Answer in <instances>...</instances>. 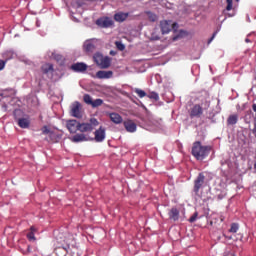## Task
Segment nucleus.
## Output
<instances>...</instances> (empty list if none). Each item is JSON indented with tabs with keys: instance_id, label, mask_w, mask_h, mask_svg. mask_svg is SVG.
I'll return each instance as SVG.
<instances>
[{
	"instance_id": "20",
	"label": "nucleus",
	"mask_w": 256,
	"mask_h": 256,
	"mask_svg": "<svg viewBox=\"0 0 256 256\" xmlns=\"http://www.w3.org/2000/svg\"><path fill=\"white\" fill-rule=\"evenodd\" d=\"M110 119L113 123H116V125H119V123H123V118L117 113H111Z\"/></svg>"
},
{
	"instance_id": "18",
	"label": "nucleus",
	"mask_w": 256,
	"mask_h": 256,
	"mask_svg": "<svg viewBox=\"0 0 256 256\" xmlns=\"http://www.w3.org/2000/svg\"><path fill=\"white\" fill-rule=\"evenodd\" d=\"M144 16L147 17V19L150 21V22H156L158 20V16L157 14H155L154 12L150 11V10H147L144 12Z\"/></svg>"
},
{
	"instance_id": "45",
	"label": "nucleus",
	"mask_w": 256,
	"mask_h": 256,
	"mask_svg": "<svg viewBox=\"0 0 256 256\" xmlns=\"http://www.w3.org/2000/svg\"><path fill=\"white\" fill-rule=\"evenodd\" d=\"M249 119H251V112L248 113Z\"/></svg>"
},
{
	"instance_id": "10",
	"label": "nucleus",
	"mask_w": 256,
	"mask_h": 256,
	"mask_svg": "<svg viewBox=\"0 0 256 256\" xmlns=\"http://www.w3.org/2000/svg\"><path fill=\"white\" fill-rule=\"evenodd\" d=\"M106 138V129L100 127L98 130L95 131V141L100 143L103 142Z\"/></svg>"
},
{
	"instance_id": "23",
	"label": "nucleus",
	"mask_w": 256,
	"mask_h": 256,
	"mask_svg": "<svg viewBox=\"0 0 256 256\" xmlns=\"http://www.w3.org/2000/svg\"><path fill=\"white\" fill-rule=\"evenodd\" d=\"M190 13V8L186 6H180V9L178 11L179 16H184Z\"/></svg>"
},
{
	"instance_id": "50",
	"label": "nucleus",
	"mask_w": 256,
	"mask_h": 256,
	"mask_svg": "<svg viewBox=\"0 0 256 256\" xmlns=\"http://www.w3.org/2000/svg\"><path fill=\"white\" fill-rule=\"evenodd\" d=\"M111 55H113V52H110Z\"/></svg>"
},
{
	"instance_id": "1",
	"label": "nucleus",
	"mask_w": 256,
	"mask_h": 256,
	"mask_svg": "<svg viewBox=\"0 0 256 256\" xmlns=\"http://www.w3.org/2000/svg\"><path fill=\"white\" fill-rule=\"evenodd\" d=\"M211 152L210 146H203L201 142L194 143L192 148V154L198 161H203Z\"/></svg>"
},
{
	"instance_id": "39",
	"label": "nucleus",
	"mask_w": 256,
	"mask_h": 256,
	"mask_svg": "<svg viewBox=\"0 0 256 256\" xmlns=\"http://www.w3.org/2000/svg\"><path fill=\"white\" fill-rule=\"evenodd\" d=\"M216 35H217V32H214V34H212V38L208 40V44H210L215 39Z\"/></svg>"
},
{
	"instance_id": "21",
	"label": "nucleus",
	"mask_w": 256,
	"mask_h": 256,
	"mask_svg": "<svg viewBox=\"0 0 256 256\" xmlns=\"http://www.w3.org/2000/svg\"><path fill=\"white\" fill-rule=\"evenodd\" d=\"M170 219L177 221L179 219V210L177 208H172L169 212Z\"/></svg>"
},
{
	"instance_id": "9",
	"label": "nucleus",
	"mask_w": 256,
	"mask_h": 256,
	"mask_svg": "<svg viewBox=\"0 0 256 256\" xmlns=\"http://www.w3.org/2000/svg\"><path fill=\"white\" fill-rule=\"evenodd\" d=\"M204 183H205V175L203 173H200L197 179L195 180L194 192L196 194L199 193V190L202 188Z\"/></svg>"
},
{
	"instance_id": "8",
	"label": "nucleus",
	"mask_w": 256,
	"mask_h": 256,
	"mask_svg": "<svg viewBox=\"0 0 256 256\" xmlns=\"http://www.w3.org/2000/svg\"><path fill=\"white\" fill-rule=\"evenodd\" d=\"M96 25L102 28H110L113 27L114 22L112 18H99V20L96 21Z\"/></svg>"
},
{
	"instance_id": "48",
	"label": "nucleus",
	"mask_w": 256,
	"mask_h": 256,
	"mask_svg": "<svg viewBox=\"0 0 256 256\" xmlns=\"http://www.w3.org/2000/svg\"><path fill=\"white\" fill-rule=\"evenodd\" d=\"M223 220H224V219H223V218H221V222H223Z\"/></svg>"
},
{
	"instance_id": "26",
	"label": "nucleus",
	"mask_w": 256,
	"mask_h": 256,
	"mask_svg": "<svg viewBox=\"0 0 256 256\" xmlns=\"http://www.w3.org/2000/svg\"><path fill=\"white\" fill-rule=\"evenodd\" d=\"M83 100H84V102L87 103L88 105H92V103H93L92 97H91L90 95H88V94H85V95L83 96Z\"/></svg>"
},
{
	"instance_id": "44",
	"label": "nucleus",
	"mask_w": 256,
	"mask_h": 256,
	"mask_svg": "<svg viewBox=\"0 0 256 256\" xmlns=\"http://www.w3.org/2000/svg\"><path fill=\"white\" fill-rule=\"evenodd\" d=\"M245 42H246V43H249V42H250V40H249V39H245Z\"/></svg>"
},
{
	"instance_id": "36",
	"label": "nucleus",
	"mask_w": 256,
	"mask_h": 256,
	"mask_svg": "<svg viewBox=\"0 0 256 256\" xmlns=\"http://www.w3.org/2000/svg\"><path fill=\"white\" fill-rule=\"evenodd\" d=\"M252 133L256 137V114H255V118H254V128L252 130Z\"/></svg>"
},
{
	"instance_id": "13",
	"label": "nucleus",
	"mask_w": 256,
	"mask_h": 256,
	"mask_svg": "<svg viewBox=\"0 0 256 256\" xmlns=\"http://www.w3.org/2000/svg\"><path fill=\"white\" fill-rule=\"evenodd\" d=\"M70 141L73 143L87 142L88 138L85 134H76L70 138Z\"/></svg>"
},
{
	"instance_id": "11",
	"label": "nucleus",
	"mask_w": 256,
	"mask_h": 256,
	"mask_svg": "<svg viewBox=\"0 0 256 256\" xmlns=\"http://www.w3.org/2000/svg\"><path fill=\"white\" fill-rule=\"evenodd\" d=\"M127 18H129V12H117L114 15V20L118 23H123L125 22V20H127Z\"/></svg>"
},
{
	"instance_id": "37",
	"label": "nucleus",
	"mask_w": 256,
	"mask_h": 256,
	"mask_svg": "<svg viewBox=\"0 0 256 256\" xmlns=\"http://www.w3.org/2000/svg\"><path fill=\"white\" fill-rule=\"evenodd\" d=\"M6 62L3 60H0V71L4 69Z\"/></svg>"
},
{
	"instance_id": "22",
	"label": "nucleus",
	"mask_w": 256,
	"mask_h": 256,
	"mask_svg": "<svg viewBox=\"0 0 256 256\" xmlns=\"http://www.w3.org/2000/svg\"><path fill=\"white\" fill-rule=\"evenodd\" d=\"M238 122V116L236 114H232L227 119V125H236Z\"/></svg>"
},
{
	"instance_id": "24",
	"label": "nucleus",
	"mask_w": 256,
	"mask_h": 256,
	"mask_svg": "<svg viewBox=\"0 0 256 256\" xmlns=\"http://www.w3.org/2000/svg\"><path fill=\"white\" fill-rule=\"evenodd\" d=\"M52 58L56 60L58 63L62 64L64 62V58L62 55L57 53H52Z\"/></svg>"
},
{
	"instance_id": "40",
	"label": "nucleus",
	"mask_w": 256,
	"mask_h": 256,
	"mask_svg": "<svg viewBox=\"0 0 256 256\" xmlns=\"http://www.w3.org/2000/svg\"><path fill=\"white\" fill-rule=\"evenodd\" d=\"M232 8H233V3L227 4V6H226L227 11H231Z\"/></svg>"
},
{
	"instance_id": "17",
	"label": "nucleus",
	"mask_w": 256,
	"mask_h": 256,
	"mask_svg": "<svg viewBox=\"0 0 256 256\" xmlns=\"http://www.w3.org/2000/svg\"><path fill=\"white\" fill-rule=\"evenodd\" d=\"M96 76L99 79H109L113 77V72L112 71H99L96 73Z\"/></svg>"
},
{
	"instance_id": "33",
	"label": "nucleus",
	"mask_w": 256,
	"mask_h": 256,
	"mask_svg": "<svg viewBox=\"0 0 256 256\" xmlns=\"http://www.w3.org/2000/svg\"><path fill=\"white\" fill-rule=\"evenodd\" d=\"M135 92L139 95V97L143 98L146 96V93L143 90L135 89Z\"/></svg>"
},
{
	"instance_id": "46",
	"label": "nucleus",
	"mask_w": 256,
	"mask_h": 256,
	"mask_svg": "<svg viewBox=\"0 0 256 256\" xmlns=\"http://www.w3.org/2000/svg\"><path fill=\"white\" fill-rule=\"evenodd\" d=\"M3 107H4V111H7V109H6V107H7V106H6V105H4Z\"/></svg>"
},
{
	"instance_id": "47",
	"label": "nucleus",
	"mask_w": 256,
	"mask_h": 256,
	"mask_svg": "<svg viewBox=\"0 0 256 256\" xmlns=\"http://www.w3.org/2000/svg\"><path fill=\"white\" fill-rule=\"evenodd\" d=\"M254 168H256V163L254 164Z\"/></svg>"
},
{
	"instance_id": "49",
	"label": "nucleus",
	"mask_w": 256,
	"mask_h": 256,
	"mask_svg": "<svg viewBox=\"0 0 256 256\" xmlns=\"http://www.w3.org/2000/svg\"><path fill=\"white\" fill-rule=\"evenodd\" d=\"M210 225H213V222H210Z\"/></svg>"
},
{
	"instance_id": "25",
	"label": "nucleus",
	"mask_w": 256,
	"mask_h": 256,
	"mask_svg": "<svg viewBox=\"0 0 256 256\" xmlns=\"http://www.w3.org/2000/svg\"><path fill=\"white\" fill-rule=\"evenodd\" d=\"M103 103H104V101H103L102 99H96V100H93V101H92L91 106H92L93 108H96V107L101 106Z\"/></svg>"
},
{
	"instance_id": "34",
	"label": "nucleus",
	"mask_w": 256,
	"mask_h": 256,
	"mask_svg": "<svg viewBox=\"0 0 256 256\" xmlns=\"http://www.w3.org/2000/svg\"><path fill=\"white\" fill-rule=\"evenodd\" d=\"M148 97L151 98V99H154V100H158V99H159L158 94L155 93V92L150 93V94L148 95Z\"/></svg>"
},
{
	"instance_id": "27",
	"label": "nucleus",
	"mask_w": 256,
	"mask_h": 256,
	"mask_svg": "<svg viewBox=\"0 0 256 256\" xmlns=\"http://www.w3.org/2000/svg\"><path fill=\"white\" fill-rule=\"evenodd\" d=\"M186 35H187V32H185V30H180L179 34H177V36H175L173 40L177 41L178 39L183 38Z\"/></svg>"
},
{
	"instance_id": "16",
	"label": "nucleus",
	"mask_w": 256,
	"mask_h": 256,
	"mask_svg": "<svg viewBox=\"0 0 256 256\" xmlns=\"http://www.w3.org/2000/svg\"><path fill=\"white\" fill-rule=\"evenodd\" d=\"M88 66L85 63H76L71 66V69L76 72L86 71Z\"/></svg>"
},
{
	"instance_id": "7",
	"label": "nucleus",
	"mask_w": 256,
	"mask_h": 256,
	"mask_svg": "<svg viewBox=\"0 0 256 256\" xmlns=\"http://www.w3.org/2000/svg\"><path fill=\"white\" fill-rule=\"evenodd\" d=\"M66 127L71 134H75L77 131H80V123L77 120L67 121Z\"/></svg>"
},
{
	"instance_id": "51",
	"label": "nucleus",
	"mask_w": 256,
	"mask_h": 256,
	"mask_svg": "<svg viewBox=\"0 0 256 256\" xmlns=\"http://www.w3.org/2000/svg\"><path fill=\"white\" fill-rule=\"evenodd\" d=\"M245 119H248V116H246Z\"/></svg>"
},
{
	"instance_id": "12",
	"label": "nucleus",
	"mask_w": 256,
	"mask_h": 256,
	"mask_svg": "<svg viewBox=\"0 0 256 256\" xmlns=\"http://www.w3.org/2000/svg\"><path fill=\"white\" fill-rule=\"evenodd\" d=\"M41 71L43 74H46L47 77L52 78L54 73L53 65L51 64H44L41 67Z\"/></svg>"
},
{
	"instance_id": "15",
	"label": "nucleus",
	"mask_w": 256,
	"mask_h": 256,
	"mask_svg": "<svg viewBox=\"0 0 256 256\" xmlns=\"http://www.w3.org/2000/svg\"><path fill=\"white\" fill-rule=\"evenodd\" d=\"M191 117H201V115H203V109L200 105H195L192 109H191V113H190Z\"/></svg>"
},
{
	"instance_id": "31",
	"label": "nucleus",
	"mask_w": 256,
	"mask_h": 256,
	"mask_svg": "<svg viewBox=\"0 0 256 256\" xmlns=\"http://www.w3.org/2000/svg\"><path fill=\"white\" fill-rule=\"evenodd\" d=\"M115 45H116V48H117L118 50H120V51L125 50V45H123V43L117 41V42H115Z\"/></svg>"
},
{
	"instance_id": "30",
	"label": "nucleus",
	"mask_w": 256,
	"mask_h": 256,
	"mask_svg": "<svg viewBox=\"0 0 256 256\" xmlns=\"http://www.w3.org/2000/svg\"><path fill=\"white\" fill-rule=\"evenodd\" d=\"M152 39L153 40H159V32H158V28H155L154 32H152Z\"/></svg>"
},
{
	"instance_id": "38",
	"label": "nucleus",
	"mask_w": 256,
	"mask_h": 256,
	"mask_svg": "<svg viewBox=\"0 0 256 256\" xmlns=\"http://www.w3.org/2000/svg\"><path fill=\"white\" fill-rule=\"evenodd\" d=\"M216 35H217V32H214V34H212V38L208 40V44H210L215 39Z\"/></svg>"
},
{
	"instance_id": "43",
	"label": "nucleus",
	"mask_w": 256,
	"mask_h": 256,
	"mask_svg": "<svg viewBox=\"0 0 256 256\" xmlns=\"http://www.w3.org/2000/svg\"><path fill=\"white\" fill-rule=\"evenodd\" d=\"M224 256H235V254H233V253H227V254L224 255Z\"/></svg>"
},
{
	"instance_id": "6",
	"label": "nucleus",
	"mask_w": 256,
	"mask_h": 256,
	"mask_svg": "<svg viewBox=\"0 0 256 256\" xmlns=\"http://www.w3.org/2000/svg\"><path fill=\"white\" fill-rule=\"evenodd\" d=\"M70 113L72 117H76V119H81L82 117L81 103L79 102L72 103Z\"/></svg>"
},
{
	"instance_id": "32",
	"label": "nucleus",
	"mask_w": 256,
	"mask_h": 256,
	"mask_svg": "<svg viewBox=\"0 0 256 256\" xmlns=\"http://www.w3.org/2000/svg\"><path fill=\"white\" fill-rule=\"evenodd\" d=\"M41 131L44 135H48L51 133L50 129L47 126L42 127Z\"/></svg>"
},
{
	"instance_id": "42",
	"label": "nucleus",
	"mask_w": 256,
	"mask_h": 256,
	"mask_svg": "<svg viewBox=\"0 0 256 256\" xmlns=\"http://www.w3.org/2000/svg\"><path fill=\"white\" fill-rule=\"evenodd\" d=\"M227 4H233V0H226Z\"/></svg>"
},
{
	"instance_id": "19",
	"label": "nucleus",
	"mask_w": 256,
	"mask_h": 256,
	"mask_svg": "<svg viewBox=\"0 0 256 256\" xmlns=\"http://www.w3.org/2000/svg\"><path fill=\"white\" fill-rule=\"evenodd\" d=\"M96 49V46L91 41H87L84 43V50L88 53H93Z\"/></svg>"
},
{
	"instance_id": "29",
	"label": "nucleus",
	"mask_w": 256,
	"mask_h": 256,
	"mask_svg": "<svg viewBox=\"0 0 256 256\" xmlns=\"http://www.w3.org/2000/svg\"><path fill=\"white\" fill-rule=\"evenodd\" d=\"M30 230H31L32 232H30V234H28V240H30V241H35V240H36L35 235H34L35 228L32 227V228H30Z\"/></svg>"
},
{
	"instance_id": "41",
	"label": "nucleus",
	"mask_w": 256,
	"mask_h": 256,
	"mask_svg": "<svg viewBox=\"0 0 256 256\" xmlns=\"http://www.w3.org/2000/svg\"><path fill=\"white\" fill-rule=\"evenodd\" d=\"M252 109H253V111L256 113V104H253V105H252Z\"/></svg>"
},
{
	"instance_id": "28",
	"label": "nucleus",
	"mask_w": 256,
	"mask_h": 256,
	"mask_svg": "<svg viewBox=\"0 0 256 256\" xmlns=\"http://www.w3.org/2000/svg\"><path fill=\"white\" fill-rule=\"evenodd\" d=\"M239 230V225L236 223L231 224L229 232L231 233H237Z\"/></svg>"
},
{
	"instance_id": "35",
	"label": "nucleus",
	"mask_w": 256,
	"mask_h": 256,
	"mask_svg": "<svg viewBox=\"0 0 256 256\" xmlns=\"http://www.w3.org/2000/svg\"><path fill=\"white\" fill-rule=\"evenodd\" d=\"M197 217H198V212H195V214H193V216H191L189 221L191 223H194L197 220Z\"/></svg>"
},
{
	"instance_id": "52",
	"label": "nucleus",
	"mask_w": 256,
	"mask_h": 256,
	"mask_svg": "<svg viewBox=\"0 0 256 256\" xmlns=\"http://www.w3.org/2000/svg\"><path fill=\"white\" fill-rule=\"evenodd\" d=\"M240 0H236V2H239Z\"/></svg>"
},
{
	"instance_id": "4",
	"label": "nucleus",
	"mask_w": 256,
	"mask_h": 256,
	"mask_svg": "<svg viewBox=\"0 0 256 256\" xmlns=\"http://www.w3.org/2000/svg\"><path fill=\"white\" fill-rule=\"evenodd\" d=\"M178 24L171 22V20H161L159 27L162 35L168 34L172 29L176 30Z\"/></svg>"
},
{
	"instance_id": "14",
	"label": "nucleus",
	"mask_w": 256,
	"mask_h": 256,
	"mask_svg": "<svg viewBox=\"0 0 256 256\" xmlns=\"http://www.w3.org/2000/svg\"><path fill=\"white\" fill-rule=\"evenodd\" d=\"M124 127H125V129L128 133L136 132V124L131 120L125 121L124 122Z\"/></svg>"
},
{
	"instance_id": "2",
	"label": "nucleus",
	"mask_w": 256,
	"mask_h": 256,
	"mask_svg": "<svg viewBox=\"0 0 256 256\" xmlns=\"http://www.w3.org/2000/svg\"><path fill=\"white\" fill-rule=\"evenodd\" d=\"M99 121L96 118H91L89 122L80 123L79 132L81 133H91L98 127Z\"/></svg>"
},
{
	"instance_id": "3",
	"label": "nucleus",
	"mask_w": 256,
	"mask_h": 256,
	"mask_svg": "<svg viewBox=\"0 0 256 256\" xmlns=\"http://www.w3.org/2000/svg\"><path fill=\"white\" fill-rule=\"evenodd\" d=\"M95 63L102 69L109 68L111 66V59L109 57H104L100 53H96L93 56Z\"/></svg>"
},
{
	"instance_id": "5",
	"label": "nucleus",
	"mask_w": 256,
	"mask_h": 256,
	"mask_svg": "<svg viewBox=\"0 0 256 256\" xmlns=\"http://www.w3.org/2000/svg\"><path fill=\"white\" fill-rule=\"evenodd\" d=\"M21 113V110H15L14 112L15 118L18 121V125L22 129H28L30 127V120L28 117H19Z\"/></svg>"
}]
</instances>
